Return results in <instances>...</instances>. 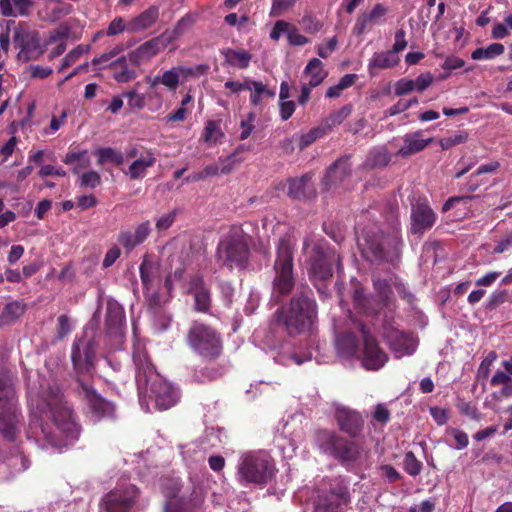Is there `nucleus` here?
I'll return each mask as SVG.
<instances>
[{"label":"nucleus","instance_id":"f257e3e1","mask_svg":"<svg viewBox=\"0 0 512 512\" xmlns=\"http://www.w3.org/2000/svg\"><path fill=\"white\" fill-rule=\"evenodd\" d=\"M29 429L39 428L47 446L61 448L78 438L79 426L71 406L56 386L41 385L28 396Z\"/></svg>","mask_w":512,"mask_h":512},{"label":"nucleus","instance_id":"f03ea898","mask_svg":"<svg viewBox=\"0 0 512 512\" xmlns=\"http://www.w3.org/2000/svg\"><path fill=\"white\" fill-rule=\"evenodd\" d=\"M317 316V305L309 291H301L293 296L288 305L275 311L271 324L281 326L290 336L304 333Z\"/></svg>","mask_w":512,"mask_h":512},{"label":"nucleus","instance_id":"7ed1b4c3","mask_svg":"<svg viewBox=\"0 0 512 512\" xmlns=\"http://www.w3.org/2000/svg\"><path fill=\"white\" fill-rule=\"evenodd\" d=\"M21 422L13 377L8 370L0 368V433L7 441H15L21 431Z\"/></svg>","mask_w":512,"mask_h":512},{"label":"nucleus","instance_id":"20e7f679","mask_svg":"<svg viewBox=\"0 0 512 512\" xmlns=\"http://www.w3.org/2000/svg\"><path fill=\"white\" fill-rule=\"evenodd\" d=\"M362 255L371 262L395 264L400 259L403 241L398 232L384 234L381 231L365 232L363 242H359Z\"/></svg>","mask_w":512,"mask_h":512},{"label":"nucleus","instance_id":"39448f33","mask_svg":"<svg viewBox=\"0 0 512 512\" xmlns=\"http://www.w3.org/2000/svg\"><path fill=\"white\" fill-rule=\"evenodd\" d=\"M333 264L342 269L340 255L327 242H318L308 260V276L320 294H325L327 283L333 276Z\"/></svg>","mask_w":512,"mask_h":512},{"label":"nucleus","instance_id":"423d86ee","mask_svg":"<svg viewBox=\"0 0 512 512\" xmlns=\"http://www.w3.org/2000/svg\"><path fill=\"white\" fill-rule=\"evenodd\" d=\"M314 443L322 453L333 457L345 467L354 465L361 457V448L356 442L332 430L315 431Z\"/></svg>","mask_w":512,"mask_h":512},{"label":"nucleus","instance_id":"0eeeda50","mask_svg":"<svg viewBox=\"0 0 512 512\" xmlns=\"http://www.w3.org/2000/svg\"><path fill=\"white\" fill-rule=\"evenodd\" d=\"M250 249L247 235L240 227H231L224 234L216 248V258L221 264L230 270L245 269L248 265Z\"/></svg>","mask_w":512,"mask_h":512},{"label":"nucleus","instance_id":"6e6552de","mask_svg":"<svg viewBox=\"0 0 512 512\" xmlns=\"http://www.w3.org/2000/svg\"><path fill=\"white\" fill-rule=\"evenodd\" d=\"M273 289L279 295L285 296L292 292L295 286L294 249L288 236L279 239L274 262Z\"/></svg>","mask_w":512,"mask_h":512},{"label":"nucleus","instance_id":"1a4fd4ad","mask_svg":"<svg viewBox=\"0 0 512 512\" xmlns=\"http://www.w3.org/2000/svg\"><path fill=\"white\" fill-rule=\"evenodd\" d=\"M187 343L204 361H216L223 351L220 334L202 322L192 323L187 333Z\"/></svg>","mask_w":512,"mask_h":512},{"label":"nucleus","instance_id":"9d476101","mask_svg":"<svg viewBox=\"0 0 512 512\" xmlns=\"http://www.w3.org/2000/svg\"><path fill=\"white\" fill-rule=\"evenodd\" d=\"M274 467L267 457L245 454L238 465V480L241 484L265 485L273 476Z\"/></svg>","mask_w":512,"mask_h":512},{"label":"nucleus","instance_id":"9b49d317","mask_svg":"<svg viewBox=\"0 0 512 512\" xmlns=\"http://www.w3.org/2000/svg\"><path fill=\"white\" fill-rule=\"evenodd\" d=\"M13 42L19 49L17 58L22 62L38 59L44 50L41 47L39 32L25 22L17 23L13 31Z\"/></svg>","mask_w":512,"mask_h":512},{"label":"nucleus","instance_id":"f8f14e48","mask_svg":"<svg viewBox=\"0 0 512 512\" xmlns=\"http://www.w3.org/2000/svg\"><path fill=\"white\" fill-rule=\"evenodd\" d=\"M78 394L85 402V405L94 421L103 419L114 420L116 418V406L113 402L105 399L88 383L81 378L77 379Z\"/></svg>","mask_w":512,"mask_h":512},{"label":"nucleus","instance_id":"ddd939ff","mask_svg":"<svg viewBox=\"0 0 512 512\" xmlns=\"http://www.w3.org/2000/svg\"><path fill=\"white\" fill-rule=\"evenodd\" d=\"M351 502L349 487L341 479H336L327 490L318 492L314 512H341L343 506Z\"/></svg>","mask_w":512,"mask_h":512},{"label":"nucleus","instance_id":"4468645a","mask_svg":"<svg viewBox=\"0 0 512 512\" xmlns=\"http://www.w3.org/2000/svg\"><path fill=\"white\" fill-rule=\"evenodd\" d=\"M373 286L378 294V301L365 295L361 288L355 289L353 294L355 308L368 316L377 315L384 306L388 305L392 295L391 286L386 279H374Z\"/></svg>","mask_w":512,"mask_h":512},{"label":"nucleus","instance_id":"2eb2a0df","mask_svg":"<svg viewBox=\"0 0 512 512\" xmlns=\"http://www.w3.org/2000/svg\"><path fill=\"white\" fill-rule=\"evenodd\" d=\"M97 343L94 335L88 336V331H84L81 338L75 339L71 347V360L73 369L77 378L84 373L89 372L95 366Z\"/></svg>","mask_w":512,"mask_h":512},{"label":"nucleus","instance_id":"dca6fc26","mask_svg":"<svg viewBox=\"0 0 512 512\" xmlns=\"http://www.w3.org/2000/svg\"><path fill=\"white\" fill-rule=\"evenodd\" d=\"M140 491L130 483H118L105 494L101 506L106 512H131L139 498Z\"/></svg>","mask_w":512,"mask_h":512},{"label":"nucleus","instance_id":"f3484780","mask_svg":"<svg viewBox=\"0 0 512 512\" xmlns=\"http://www.w3.org/2000/svg\"><path fill=\"white\" fill-rule=\"evenodd\" d=\"M140 395H145L151 401H154L158 410L171 408L177 403L179 398L177 390L161 376L149 384L148 392L143 390Z\"/></svg>","mask_w":512,"mask_h":512},{"label":"nucleus","instance_id":"a211bd4d","mask_svg":"<svg viewBox=\"0 0 512 512\" xmlns=\"http://www.w3.org/2000/svg\"><path fill=\"white\" fill-rule=\"evenodd\" d=\"M135 380L139 394L148 392L149 384L160 377L144 348H136L133 353Z\"/></svg>","mask_w":512,"mask_h":512},{"label":"nucleus","instance_id":"6ab92c4d","mask_svg":"<svg viewBox=\"0 0 512 512\" xmlns=\"http://www.w3.org/2000/svg\"><path fill=\"white\" fill-rule=\"evenodd\" d=\"M358 327L364 342L363 365L369 370H378L388 360L387 354L379 347L378 342L363 323H359Z\"/></svg>","mask_w":512,"mask_h":512},{"label":"nucleus","instance_id":"aec40b11","mask_svg":"<svg viewBox=\"0 0 512 512\" xmlns=\"http://www.w3.org/2000/svg\"><path fill=\"white\" fill-rule=\"evenodd\" d=\"M334 418L340 431L350 438H358L364 429V419L360 412L345 406L335 409Z\"/></svg>","mask_w":512,"mask_h":512},{"label":"nucleus","instance_id":"412c9836","mask_svg":"<svg viewBox=\"0 0 512 512\" xmlns=\"http://www.w3.org/2000/svg\"><path fill=\"white\" fill-rule=\"evenodd\" d=\"M169 43L170 40L166 39L164 34L154 37L139 45L135 50L130 51L128 59L133 65L140 66L158 55Z\"/></svg>","mask_w":512,"mask_h":512},{"label":"nucleus","instance_id":"4be33fe9","mask_svg":"<svg viewBox=\"0 0 512 512\" xmlns=\"http://www.w3.org/2000/svg\"><path fill=\"white\" fill-rule=\"evenodd\" d=\"M437 215L430 207L424 202H417L411 208V233L414 235H422L427 230L431 229L436 223Z\"/></svg>","mask_w":512,"mask_h":512},{"label":"nucleus","instance_id":"5701e85b","mask_svg":"<svg viewBox=\"0 0 512 512\" xmlns=\"http://www.w3.org/2000/svg\"><path fill=\"white\" fill-rule=\"evenodd\" d=\"M351 173L352 168L350 164V157L342 156L329 166L322 183L326 189H330L332 186H337L343 183L351 176Z\"/></svg>","mask_w":512,"mask_h":512},{"label":"nucleus","instance_id":"b1692460","mask_svg":"<svg viewBox=\"0 0 512 512\" xmlns=\"http://www.w3.org/2000/svg\"><path fill=\"white\" fill-rule=\"evenodd\" d=\"M189 292L194 296L195 309L199 312H208L211 307V294L203 276L197 274L191 277Z\"/></svg>","mask_w":512,"mask_h":512},{"label":"nucleus","instance_id":"393cba45","mask_svg":"<svg viewBox=\"0 0 512 512\" xmlns=\"http://www.w3.org/2000/svg\"><path fill=\"white\" fill-rule=\"evenodd\" d=\"M387 13L388 8L382 3H377L371 11H365L357 17L353 26V34L356 36L362 35L368 25L378 24Z\"/></svg>","mask_w":512,"mask_h":512},{"label":"nucleus","instance_id":"a878e982","mask_svg":"<svg viewBox=\"0 0 512 512\" xmlns=\"http://www.w3.org/2000/svg\"><path fill=\"white\" fill-rule=\"evenodd\" d=\"M158 19L159 7L156 5H151L127 23V31L130 33H138L144 31L153 26L158 21Z\"/></svg>","mask_w":512,"mask_h":512},{"label":"nucleus","instance_id":"bb28decb","mask_svg":"<svg viewBox=\"0 0 512 512\" xmlns=\"http://www.w3.org/2000/svg\"><path fill=\"white\" fill-rule=\"evenodd\" d=\"M287 194L290 198L302 200L315 195V190L311 184V177L303 175L299 178H290L288 180Z\"/></svg>","mask_w":512,"mask_h":512},{"label":"nucleus","instance_id":"cd10ccee","mask_svg":"<svg viewBox=\"0 0 512 512\" xmlns=\"http://www.w3.org/2000/svg\"><path fill=\"white\" fill-rule=\"evenodd\" d=\"M433 138L423 139L422 131L418 130L413 133H408L403 138V146L398 150V155L408 157L423 151L431 142Z\"/></svg>","mask_w":512,"mask_h":512},{"label":"nucleus","instance_id":"c85d7f7f","mask_svg":"<svg viewBox=\"0 0 512 512\" xmlns=\"http://www.w3.org/2000/svg\"><path fill=\"white\" fill-rule=\"evenodd\" d=\"M157 159L152 150H146L135 159L125 172L131 180H139L145 177L147 169L155 165Z\"/></svg>","mask_w":512,"mask_h":512},{"label":"nucleus","instance_id":"c756f323","mask_svg":"<svg viewBox=\"0 0 512 512\" xmlns=\"http://www.w3.org/2000/svg\"><path fill=\"white\" fill-rule=\"evenodd\" d=\"M34 6L32 0H0V12L5 17L28 16Z\"/></svg>","mask_w":512,"mask_h":512},{"label":"nucleus","instance_id":"7c9ffc66","mask_svg":"<svg viewBox=\"0 0 512 512\" xmlns=\"http://www.w3.org/2000/svg\"><path fill=\"white\" fill-rule=\"evenodd\" d=\"M125 321V312L118 303H108L106 312V330L110 335L119 334Z\"/></svg>","mask_w":512,"mask_h":512},{"label":"nucleus","instance_id":"2f4dec72","mask_svg":"<svg viewBox=\"0 0 512 512\" xmlns=\"http://www.w3.org/2000/svg\"><path fill=\"white\" fill-rule=\"evenodd\" d=\"M220 53L224 57V64L239 69L248 68L252 60V54L245 49L224 48Z\"/></svg>","mask_w":512,"mask_h":512},{"label":"nucleus","instance_id":"473e14b6","mask_svg":"<svg viewBox=\"0 0 512 512\" xmlns=\"http://www.w3.org/2000/svg\"><path fill=\"white\" fill-rule=\"evenodd\" d=\"M206 365L201 368L200 370H197L194 373V381L198 383H203L206 381H213L218 378H220L224 372L225 367L222 364L216 363V361H205Z\"/></svg>","mask_w":512,"mask_h":512},{"label":"nucleus","instance_id":"72a5a7b5","mask_svg":"<svg viewBox=\"0 0 512 512\" xmlns=\"http://www.w3.org/2000/svg\"><path fill=\"white\" fill-rule=\"evenodd\" d=\"M113 72V78L118 83H127L136 78V72L128 68L127 57L120 56L110 64Z\"/></svg>","mask_w":512,"mask_h":512},{"label":"nucleus","instance_id":"f704fd0d","mask_svg":"<svg viewBox=\"0 0 512 512\" xmlns=\"http://www.w3.org/2000/svg\"><path fill=\"white\" fill-rule=\"evenodd\" d=\"M175 67L165 71L161 76L146 77V83L150 87H156L158 84H163L170 91H175L179 85V75Z\"/></svg>","mask_w":512,"mask_h":512},{"label":"nucleus","instance_id":"c9c22d12","mask_svg":"<svg viewBox=\"0 0 512 512\" xmlns=\"http://www.w3.org/2000/svg\"><path fill=\"white\" fill-rule=\"evenodd\" d=\"M304 73L309 76L308 84L312 87L320 85L327 76V72L323 69V63L318 58H313L308 62Z\"/></svg>","mask_w":512,"mask_h":512},{"label":"nucleus","instance_id":"e433bc0d","mask_svg":"<svg viewBox=\"0 0 512 512\" xmlns=\"http://www.w3.org/2000/svg\"><path fill=\"white\" fill-rule=\"evenodd\" d=\"M398 55L393 51L389 50L386 52L374 53L370 62L369 68L387 69L396 66L399 63Z\"/></svg>","mask_w":512,"mask_h":512},{"label":"nucleus","instance_id":"4c0bfd02","mask_svg":"<svg viewBox=\"0 0 512 512\" xmlns=\"http://www.w3.org/2000/svg\"><path fill=\"white\" fill-rule=\"evenodd\" d=\"M352 112V105L347 104L341 107L340 109L333 111L326 117L321 125L325 128L327 134L332 131V129L338 125H340Z\"/></svg>","mask_w":512,"mask_h":512},{"label":"nucleus","instance_id":"58836bf2","mask_svg":"<svg viewBox=\"0 0 512 512\" xmlns=\"http://www.w3.org/2000/svg\"><path fill=\"white\" fill-rule=\"evenodd\" d=\"M63 162L67 165H72L77 162L72 172L78 174L80 169L87 168L90 165V157L88 156L87 150L69 151L63 158Z\"/></svg>","mask_w":512,"mask_h":512},{"label":"nucleus","instance_id":"ea45409f","mask_svg":"<svg viewBox=\"0 0 512 512\" xmlns=\"http://www.w3.org/2000/svg\"><path fill=\"white\" fill-rule=\"evenodd\" d=\"M224 137L220 123L215 120H208L203 130L202 139L209 145L217 144Z\"/></svg>","mask_w":512,"mask_h":512},{"label":"nucleus","instance_id":"a19ab883","mask_svg":"<svg viewBox=\"0 0 512 512\" xmlns=\"http://www.w3.org/2000/svg\"><path fill=\"white\" fill-rule=\"evenodd\" d=\"M504 50L505 48L503 44L492 43L485 48L480 47L475 49L471 54V58L473 60H490L502 55L504 53Z\"/></svg>","mask_w":512,"mask_h":512},{"label":"nucleus","instance_id":"79ce46f5","mask_svg":"<svg viewBox=\"0 0 512 512\" xmlns=\"http://www.w3.org/2000/svg\"><path fill=\"white\" fill-rule=\"evenodd\" d=\"M7 465L11 468L13 474L26 471L30 466V460L24 451L17 448L7 459Z\"/></svg>","mask_w":512,"mask_h":512},{"label":"nucleus","instance_id":"37998d69","mask_svg":"<svg viewBox=\"0 0 512 512\" xmlns=\"http://www.w3.org/2000/svg\"><path fill=\"white\" fill-rule=\"evenodd\" d=\"M24 312L25 305L19 301H12L4 306L0 318L3 323L8 324L17 320Z\"/></svg>","mask_w":512,"mask_h":512},{"label":"nucleus","instance_id":"c03bdc74","mask_svg":"<svg viewBox=\"0 0 512 512\" xmlns=\"http://www.w3.org/2000/svg\"><path fill=\"white\" fill-rule=\"evenodd\" d=\"M339 349L349 355H355L358 350L357 337L352 332H346L340 335L337 339Z\"/></svg>","mask_w":512,"mask_h":512},{"label":"nucleus","instance_id":"a18cd8bd","mask_svg":"<svg viewBox=\"0 0 512 512\" xmlns=\"http://www.w3.org/2000/svg\"><path fill=\"white\" fill-rule=\"evenodd\" d=\"M139 272L143 288L150 290L154 280L155 267L147 257L141 262Z\"/></svg>","mask_w":512,"mask_h":512},{"label":"nucleus","instance_id":"49530a36","mask_svg":"<svg viewBox=\"0 0 512 512\" xmlns=\"http://www.w3.org/2000/svg\"><path fill=\"white\" fill-rule=\"evenodd\" d=\"M325 130L326 129L320 125L310 129L307 133L302 134L299 139V149L304 150L312 145L317 139L325 136L327 134Z\"/></svg>","mask_w":512,"mask_h":512},{"label":"nucleus","instance_id":"de8ad7c7","mask_svg":"<svg viewBox=\"0 0 512 512\" xmlns=\"http://www.w3.org/2000/svg\"><path fill=\"white\" fill-rule=\"evenodd\" d=\"M468 132L465 130H459L454 132L448 137H444L440 140V146L443 150L451 149L452 147L466 143L468 140Z\"/></svg>","mask_w":512,"mask_h":512},{"label":"nucleus","instance_id":"09e8293b","mask_svg":"<svg viewBox=\"0 0 512 512\" xmlns=\"http://www.w3.org/2000/svg\"><path fill=\"white\" fill-rule=\"evenodd\" d=\"M403 467L410 476H417L422 470V463L416 458L413 452L409 451L405 454Z\"/></svg>","mask_w":512,"mask_h":512},{"label":"nucleus","instance_id":"8fccbe9b","mask_svg":"<svg viewBox=\"0 0 512 512\" xmlns=\"http://www.w3.org/2000/svg\"><path fill=\"white\" fill-rule=\"evenodd\" d=\"M122 46L116 47L109 52L103 53L99 57H95L92 60V65L98 67L99 69H104L109 67L113 62L112 59L122 51Z\"/></svg>","mask_w":512,"mask_h":512},{"label":"nucleus","instance_id":"3c124183","mask_svg":"<svg viewBox=\"0 0 512 512\" xmlns=\"http://www.w3.org/2000/svg\"><path fill=\"white\" fill-rule=\"evenodd\" d=\"M190 510L188 504L183 498L172 496L164 506V512H188Z\"/></svg>","mask_w":512,"mask_h":512},{"label":"nucleus","instance_id":"603ef678","mask_svg":"<svg viewBox=\"0 0 512 512\" xmlns=\"http://www.w3.org/2000/svg\"><path fill=\"white\" fill-rule=\"evenodd\" d=\"M72 331L70 318L67 315H60L57 319L56 339H64Z\"/></svg>","mask_w":512,"mask_h":512},{"label":"nucleus","instance_id":"864d4df0","mask_svg":"<svg viewBox=\"0 0 512 512\" xmlns=\"http://www.w3.org/2000/svg\"><path fill=\"white\" fill-rule=\"evenodd\" d=\"M88 50H89V46L78 45L76 48H74L72 51H70L64 57L62 66L59 70L62 71L64 68L69 67L72 64H74L80 58V56L83 55Z\"/></svg>","mask_w":512,"mask_h":512},{"label":"nucleus","instance_id":"5fc2aeb1","mask_svg":"<svg viewBox=\"0 0 512 512\" xmlns=\"http://www.w3.org/2000/svg\"><path fill=\"white\" fill-rule=\"evenodd\" d=\"M248 83L251 85L252 93L250 95V103L253 106H257L260 104L262 97L264 96L265 84L261 81L248 80Z\"/></svg>","mask_w":512,"mask_h":512},{"label":"nucleus","instance_id":"6e6d98bb","mask_svg":"<svg viewBox=\"0 0 512 512\" xmlns=\"http://www.w3.org/2000/svg\"><path fill=\"white\" fill-rule=\"evenodd\" d=\"M101 184V176L98 172L90 170L85 172L80 177V186L89 187L91 189L96 188Z\"/></svg>","mask_w":512,"mask_h":512},{"label":"nucleus","instance_id":"4d7b16f0","mask_svg":"<svg viewBox=\"0 0 512 512\" xmlns=\"http://www.w3.org/2000/svg\"><path fill=\"white\" fill-rule=\"evenodd\" d=\"M179 78L189 77V76H200L207 72L208 66L204 64L197 65L195 67H185V66H176L175 67Z\"/></svg>","mask_w":512,"mask_h":512},{"label":"nucleus","instance_id":"13d9d810","mask_svg":"<svg viewBox=\"0 0 512 512\" xmlns=\"http://www.w3.org/2000/svg\"><path fill=\"white\" fill-rule=\"evenodd\" d=\"M117 240L119 244L124 247L127 253L131 252L136 246L139 245L136 243L137 240L134 238V233L128 230L121 231L118 234Z\"/></svg>","mask_w":512,"mask_h":512},{"label":"nucleus","instance_id":"bf43d9fd","mask_svg":"<svg viewBox=\"0 0 512 512\" xmlns=\"http://www.w3.org/2000/svg\"><path fill=\"white\" fill-rule=\"evenodd\" d=\"M301 24H302L305 32H307L309 34H316L323 27V24L316 17H314L312 15L303 16V18L301 20Z\"/></svg>","mask_w":512,"mask_h":512},{"label":"nucleus","instance_id":"052dcab7","mask_svg":"<svg viewBox=\"0 0 512 512\" xmlns=\"http://www.w3.org/2000/svg\"><path fill=\"white\" fill-rule=\"evenodd\" d=\"M478 196L470 194V195H462V196H452L448 198L442 206V212L446 213L450 211L456 204L463 203L467 204L469 201L477 198Z\"/></svg>","mask_w":512,"mask_h":512},{"label":"nucleus","instance_id":"680f3d73","mask_svg":"<svg viewBox=\"0 0 512 512\" xmlns=\"http://www.w3.org/2000/svg\"><path fill=\"white\" fill-rule=\"evenodd\" d=\"M457 407L461 414L469 417L472 420H479L481 418V414L477 407L471 402L460 401L457 404Z\"/></svg>","mask_w":512,"mask_h":512},{"label":"nucleus","instance_id":"e2e57ef3","mask_svg":"<svg viewBox=\"0 0 512 512\" xmlns=\"http://www.w3.org/2000/svg\"><path fill=\"white\" fill-rule=\"evenodd\" d=\"M415 91L413 79L401 78L395 83L394 93L396 96H404Z\"/></svg>","mask_w":512,"mask_h":512},{"label":"nucleus","instance_id":"0e129e2a","mask_svg":"<svg viewBox=\"0 0 512 512\" xmlns=\"http://www.w3.org/2000/svg\"><path fill=\"white\" fill-rule=\"evenodd\" d=\"M287 39L289 44L292 46H303L309 43V39L304 35L300 34L298 29L291 24V28H289L287 33Z\"/></svg>","mask_w":512,"mask_h":512},{"label":"nucleus","instance_id":"69168bd1","mask_svg":"<svg viewBox=\"0 0 512 512\" xmlns=\"http://www.w3.org/2000/svg\"><path fill=\"white\" fill-rule=\"evenodd\" d=\"M151 232V224L150 221H144L140 223L136 228L134 233V238L137 240L136 243L139 245L142 244L149 236Z\"/></svg>","mask_w":512,"mask_h":512},{"label":"nucleus","instance_id":"338daca9","mask_svg":"<svg viewBox=\"0 0 512 512\" xmlns=\"http://www.w3.org/2000/svg\"><path fill=\"white\" fill-rule=\"evenodd\" d=\"M289 28H291V23L286 22L284 20H278L275 22L271 32H270V38L273 41H278L282 34H287Z\"/></svg>","mask_w":512,"mask_h":512},{"label":"nucleus","instance_id":"774afa93","mask_svg":"<svg viewBox=\"0 0 512 512\" xmlns=\"http://www.w3.org/2000/svg\"><path fill=\"white\" fill-rule=\"evenodd\" d=\"M127 31V23H125V21L123 20L122 17H116L114 18L107 30H106V35L108 36H114V35H118L124 31Z\"/></svg>","mask_w":512,"mask_h":512}]
</instances>
